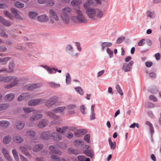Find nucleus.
<instances>
[{"mask_svg":"<svg viewBox=\"0 0 161 161\" xmlns=\"http://www.w3.org/2000/svg\"><path fill=\"white\" fill-rule=\"evenodd\" d=\"M11 11L12 13L14 15V17L15 19L19 20H22L23 19V18L16 9L14 8H11Z\"/></svg>","mask_w":161,"mask_h":161,"instance_id":"6","label":"nucleus"},{"mask_svg":"<svg viewBox=\"0 0 161 161\" xmlns=\"http://www.w3.org/2000/svg\"><path fill=\"white\" fill-rule=\"evenodd\" d=\"M94 5L93 3L92 0H86L84 7L86 8H88L89 6Z\"/></svg>","mask_w":161,"mask_h":161,"instance_id":"36","label":"nucleus"},{"mask_svg":"<svg viewBox=\"0 0 161 161\" xmlns=\"http://www.w3.org/2000/svg\"><path fill=\"white\" fill-rule=\"evenodd\" d=\"M66 136L68 138H71L73 137V134L72 133L69 132L66 135Z\"/></svg>","mask_w":161,"mask_h":161,"instance_id":"64","label":"nucleus"},{"mask_svg":"<svg viewBox=\"0 0 161 161\" xmlns=\"http://www.w3.org/2000/svg\"><path fill=\"white\" fill-rule=\"evenodd\" d=\"M42 114H35V115H32L30 117L29 120L31 122H33L42 118Z\"/></svg>","mask_w":161,"mask_h":161,"instance_id":"15","label":"nucleus"},{"mask_svg":"<svg viewBox=\"0 0 161 161\" xmlns=\"http://www.w3.org/2000/svg\"><path fill=\"white\" fill-rule=\"evenodd\" d=\"M67 108L69 110H73L76 108V105L75 104H70L67 106Z\"/></svg>","mask_w":161,"mask_h":161,"instance_id":"55","label":"nucleus"},{"mask_svg":"<svg viewBox=\"0 0 161 161\" xmlns=\"http://www.w3.org/2000/svg\"><path fill=\"white\" fill-rule=\"evenodd\" d=\"M13 77L14 78L12 80L11 82H12V83L14 86H16L18 82L19 81V80L18 79L17 77L15 76H13Z\"/></svg>","mask_w":161,"mask_h":161,"instance_id":"37","label":"nucleus"},{"mask_svg":"<svg viewBox=\"0 0 161 161\" xmlns=\"http://www.w3.org/2000/svg\"><path fill=\"white\" fill-rule=\"evenodd\" d=\"M34 103V100H31L28 102V104L29 106H32L35 105Z\"/></svg>","mask_w":161,"mask_h":161,"instance_id":"60","label":"nucleus"},{"mask_svg":"<svg viewBox=\"0 0 161 161\" xmlns=\"http://www.w3.org/2000/svg\"><path fill=\"white\" fill-rule=\"evenodd\" d=\"M82 2L81 0H73L71 2V5L73 6L79 5Z\"/></svg>","mask_w":161,"mask_h":161,"instance_id":"33","label":"nucleus"},{"mask_svg":"<svg viewBox=\"0 0 161 161\" xmlns=\"http://www.w3.org/2000/svg\"><path fill=\"white\" fill-rule=\"evenodd\" d=\"M39 85L36 84H31L27 85L25 86V88H26L29 91H32L35 89L39 88Z\"/></svg>","mask_w":161,"mask_h":161,"instance_id":"12","label":"nucleus"},{"mask_svg":"<svg viewBox=\"0 0 161 161\" xmlns=\"http://www.w3.org/2000/svg\"><path fill=\"white\" fill-rule=\"evenodd\" d=\"M75 135L78 137H80L82 136V134L80 132L79 130H76L74 133Z\"/></svg>","mask_w":161,"mask_h":161,"instance_id":"57","label":"nucleus"},{"mask_svg":"<svg viewBox=\"0 0 161 161\" xmlns=\"http://www.w3.org/2000/svg\"><path fill=\"white\" fill-rule=\"evenodd\" d=\"M12 152L16 161H19L18 155L17 151L15 149H13Z\"/></svg>","mask_w":161,"mask_h":161,"instance_id":"39","label":"nucleus"},{"mask_svg":"<svg viewBox=\"0 0 161 161\" xmlns=\"http://www.w3.org/2000/svg\"><path fill=\"white\" fill-rule=\"evenodd\" d=\"M10 59L9 57H6L4 58H1V63H3V64H6L7 61Z\"/></svg>","mask_w":161,"mask_h":161,"instance_id":"50","label":"nucleus"},{"mask_svg":"<svg viewBox=\"0 0 161 161\" xmlns=\"http://www.w3.org/2000/svg\"><path fill=\"white\" fill-rule=\"evenodd\" d=\"M23 110L25 113H30L31 112H33L34 114L38 113V111L34 110L32 108L24 107L23 108Z\"/></svg>","mask_w":161,"mask_h":161,"instance_id":"19","label":"nucleus"},{"mask_svg":"<svg viewBox=\"0 0 161 161\" xmlns=\"http://www.w3.org/2000/svg\"><path fill=\"white\" fill-rule=\"evenodd\" d=\"M123 69L125 72L129 71L130 69V67L128 64L126 63L124 64Z\"/></svg>","mask_w":161,"mask_h":161,"instance_id":"41","label":"nucleus"},{"mask_svg":"<svg viewBox=\"0 0 161 161\" xmlns=\"http://www.w3.org/2000/svg\"><path fill=\"white\" fill-rule=\"evenodd\" d=\"M46 102V100H42L41 99H38L34 100V102L35 105L42 103Z\"/></svg>","mask_w":161,"mask_h":161,"instance_id":"44","label":"nucleus"},{"mask_svg":"<svg viewBox=\"0 0 161 161\" xmlns=\"http://www.w3.org/2000/svg\"><path fill=\"white\" fill-rule=\"evenodd\" d=\"M50 158L53 161H59L60 158L57 155L52 154L50 156Z\"/></svg>","mask_w":161,"mask_h":161,"instance_id":"46","label":"nucleus"},{"mask_svg":"<svg viewBox=\"0 0 161 161\" xmlns=\"http://www.w3.org/2000/svg\"><path fill=\"white\" fill-rule=\"evenodd\" d=\"M48 121L46 119H42L40 121L37 125L39 128H42L45 127L48 124Z\"/></svg>","mask_w":161,"mask_h":161,"instance_id":"14","label":"nucleus"},{"mask_svg":"<svg viewBox=\"0 0 161 161\" xmlns=\"http://www.w3.org/2000/svg\"><path fill=\"white\" fill-rule=\"evenodd\" d=\"M102 47L103 50L105 48L109 47L112 45V43L109 42H104L102 44Z\"/></svg>","mask_w":161,"mask_h":161,"instance_id":"42","label":"nucleus"},{"mask_svg":"<svg viewBox=\"0 0 161 161\" xmlns=\"http://www.w3.org/2000/svg\"><path fill=\"white\" fill-rule=\"evenodd\" d=\"M8 7V6L5 3H0V8H6Z\"/></svg>","mask_w":161,"mask_h":161,"instance_id":"62","label":"nucleus"},{"mask_svg":"<svg viewBox=\"0 0 161 161\" xmlns=\"http://www.w3.org/2000/svg\"><path fill=\"white\" fill-rule=\"evenodd\" d=\"M66 83L67 84H69L71 81V78L69 73H67L66 79Z\"/></svg>","mask_w":161,"mask_h":161,"instance_id":"54","label":"nucleus"},{"mask_svg":"<svg viewBox=\"0 0 161 161\" xmlns=\"http://www.w3.org/2000/svg\"><path fill=\"white\" fill-rule=\"evenodd\" d=\"M0 36L1 37L6 38H8V35L6 33L3 29H2L0 32Z\"/></svg>","mask_w":161,"mask_h":161,"instance_id":"48","label":"nucleus"},{"mask_svg":"<svg viewBox=\"0 0 161 161\" xmlns=\"http://www.w3.org/2000/svg\"><path fill=\"white\" fill-rule=\"evenodd\" d=\"M90 135L89 134H87L84 136V139L86 142L89 143L90 142Z\"/></svg>","mask_w":161,"mask_h":161,"instance_id":"51","label":"nucleus"},{"mask_svg":"<svg viewBox=\"0 0 161 161\" xmlns=\"http://www.w3.org/2000/svg\"><path fill=\"white\" fill-rule=\"evenodd\" d=\"M14 67L15 65L13 61H10L8 64V72L9 73H12L14 71Z\"/></svg>","mask_w":161,"mask_h":161,"instance_id":"20","label":"nucleus"},{"mask_svg":"<svg viewBox=\"0 0 161 161\" xmlns=\"http://www.w3.org/2000/svg\"><path fill=\"white\" fill-rule=\"evenodd\" d=\"M47 70L48 72L50 73V74H52V73H54L55 72H53V70L54 71H57L58 69H55V68H53L51 69V68L50 67H47Z\"/></svg>","mask_w":161,"mask_h":161,"instance_id":"56","label":"nucleus"},{"mask_svg":"<svg viewBox=\"0 0 161 161\" xmlns=\"http://www.w3.org/2000/svg\"><path fill=\"white\" fill-rule=\"evenodd\" d=\"M47 3L48 5L51 6H53L55 4V3L53 0H49L48 1Z\"/></svg>","mask_w":161,"mask_h":161,"instance_id":"61","label":"nucleus"},{"mask_svg":"<svg viewBox=\"0 0 161 161\" xmlns=\"http://www.w3.org/2000/svg\"><path fill=\"white\" fill-rule=\"evenodd\" d=\"M116 89L118 92L121 95H122L123 94L121 87L119 85H116Z\"/></svg>","mask_w":161,"mask_h":161,"instance_id":"49","label":"nucleus"},{"mask_svg":"<svg viewBox=\"0 0 161 161\" xmlns=\"http://www.w3.org/2000/svg\"><path fill=\"white\" fill-rule=\"evenodd\" d=\"M11 139L10 136L8 135L5 136L3 138V142L5 144H7L10 142Z\"/></svg>","mask_w":161,"mask_h":161,"instance_id":"31","label":"nucleus"},{"mask_svg":"<svg viewBox=\"0 0 161 161\" xmlns=\"http://www.w3.org/2000/svg\"><path fill=\"white\" fill-rule=\"evenodd\" d=\"M149 98L150 100H153L154 102L157 101V98L153 95H150L149 97Z\"/></svg>","mask_w":161,"mask_h":161,"instance_id":"63","label":"nucleus"},{"mask_svg":"<svg viewBox=\"0 0 161 161\" xmlns=\"http://www.w3.org/2000/svg\"><path fill=\"white\" fill-rule=\"evenodd\" d=\"M51 137H52L57 141H61L62 138V136L56 132H53L51 133Z\"/></svg>","mask_w":161,"mask_h":161,"instance_id":"9","label":"nucleus"},{"mask_svg":"<svg viewBox=\"0 0 161 161\" xmlns=\"http://www.w3.org/2000/svg\"><path fill=\"white\" fill-rule=\"evenodd\" d=\"M49 84L52 87L54 88L59 87L60 86L59 84H56L53 82H50Z\"/></svg>","mask_w":161,"mask_h":161,"instance_id":"53","label":"nucleus"},{"mask_svg":"<svg viewBox=\"0 0 161 161\" xmlns=\"http://www.w3.org/2000/svg\"><path fill=\"white\" fill-rule=\"evenodd\" d=\"M49 131H43L41 134L40 138L45 140H48L51 137Z\"/></svg>","mask_w":161,"mask_h":161,"instance_id":"8","label":"nucleus"},{"mask_svg":"<svg viewBox=\"0 0 161 161\" xmlns=\"http://www.w3.org/2000/svg\"><path fill=\"white\" fill-rule=\"evenodd\" d=\"M37 15V13L34 11H30L28 13L29 17L32 19L35 18Z\"/></svg>","mask_w":161,"mask_h":161,"instance_id":"43","label":"nucleus"},{"mask_svg":"<svg viewBox=\"0 0 161 161\" xmlns=\"http://www.w3.org/2000/svg\"><path fill=\"white\" fill-rule=\"evenodd\" d=\"M9 107V105L8 103H2L0 104V111H2L7 109Z\"/></svg>","mask_w":161,"mask_h":161,"instance_id":"34","label":"nucleus"},{"mask_svg":"<svg viewBox=\"0 0 161 161\" xmlns=\"http://www.w3.org/2000/svg\"><path fill=\"white\" fill-rule=\"evenodd\" d=\"M2 151L8 161H12V159L9 156L8 151L6 148L4 147L2 148Z\"/></svg>","mask_w":161,"mask_h":161,"instance_id":"13","label":"nucleus"},{"mask_svg":"<svg viewBox=\"0 0 161 161\" xmlns=\"http://www.w3.org/2000/svg\"><path fill=\"white\" fill-rule=\"evenodd\" d=\"M24 126L25 123L23 122L18 121L15 124L16 128L19 129H22L24 127Z\"/></svg>","mask_w":161,"mask_h":161,"instance_id":"25","label":"nucleus"},{"mask_svg":"<svg viewBox=\"0 0 161 161\" xmlns=\"http://www.w3.org/2000/svg\"><path fill=\"white\" fill-rule=\"evenodd\" d=\"M58 100V97H53L46 103V105L47 107H50L54 104Z\"/></svg>","mask_w":161,"mask_h":161,"instance_id":"10","label":"nucleus"},{"mask_svg":"<svg viewBox=\"0 0 161 161\" xmlns=\"http://www.w3.org/2000/svg\"><path fill=\"white\" fill-rule=\"evenodd\" d=\"M0 23L6 26H9L12 24L10 21L5 19L1 16H0Z\"/></svg>","mask_w":161,"mask_h":161,"instance_id":"17","label":"nucleus"},{"mask_svg":"<svg viewBox=\"0 0 161 161\" xmlns=\"http://www.w3.org/2000/svg\"><path fill=\"white\" fill-rule=\"evenodd\" d=\"M75 13L77 14L76 16H71V19L74 21H77L80 23H85L87 22V19L84 16L82 11L79 9L75 10Z\"/></svg>","mask_w":161,"mask_h":161,"instance_id":"2","label":"nucleus"},{"mask_svg":"<svg viewBox=\"0 0 161 161\" xmlns=\"http://www.w3.org/2000/svg\"><path fill=\"white\" fill-rule=\"evenodd\" d=\"M43 147V145L42 144H39L36 145L32 148V150L35 152H38Z\"/></svg>","mask_w":161,"mask_h":161,"instance_id":"22","label":"nucleus"},{"mask_svg":"<svg viewBox=\"0 0 161 161\" xmlns=\"http://www.w3.org/2000/svg\"><path fill=\"white\" fill-rule=\"evenodd\" d=\"M33 97L32 95L29 93H25L19 95L18 98L19 101H21L23 100H28L31 98Z\"/></svg>","mask_w":161,"mask_h":161,"instance_id":"5","label":"nucleus"},{"mask_svg":"<svg viewBox=\"0 0 161 161\" xmlns=\"http://www.w3.org/2000/svg\"><path fill=\"white\" fill-rule=\"evenodd\" d=\"M74 144L76 147H80L84 144V142L81 140H76L74 141Z\"/></svg>","mask_w":161,"mask_h":161,"instance_id":"26","label":"nucleus"},{"mask_svg":"<svg viewBox=\"0 0 161 161\" xmlns=\"http://www.w3.org/2000/svg\"><path fill=\"white\" fill-rule=\"evenodd\" d=\"M80 109L81 112L82 114H86V108L84 105H81L80 107Z\"/></svg>","mask_w":161,"mask_h":161,"instance_id":"52","label":"nucleus"},{"mask_svg":"<svg viewBox=\"0 0 161 161\" xmlns=\"http://www.w3.org/2000/svg\"><path fill=\"white\" fill-rule=\"evenodd\" d=\"M56 131L60 133L61 134H63L65 133V130H67L68 127L66 126H64L61 128L60 127H56Z\"/></svg>","mask_w":161,"mask_h":161,"instance_id":"24","label":"nucleus"},{"mask_svg":"<svg viewBox=\"0 0 161 161\" xmlns=\"http://www.w3.org/2000/svg\"><path fill=\"white\" fill-rule=\"evenodd\" d=\"M50 153H54L60 156L62 154V152L58 150L55 149V146L54 145H51L49 147Z\"/></svg>","mask_w":161,"mask_h":161,"instance_id":"7","label":"nucleus"},{"mask_svg":"<svg viewBox=\"0 0 161 161\" xmlns=\"http://www.w3.org/2000/svg\"><path fill=\"white\" fill-rule=\"evenodd\" d=\"M13 140L14 142L17 143H21L24 141L23 138L19 136H15L13 137Z\"/></svg>","mask_w":161,"mask_h":161,"instance_id":"18","label":"nucleus"},{"mask_svg":"<svg viewBox=\"0 0 161 161\" xmlns=\"http://www.w3.org/2000/svg\"><path fill=\"white\" fill-rule=\"evenodd\" d=\"M26 136L32 138L34 137L36 135V132L32 130L27 131L25 133Z\"/></svg>","mask_w":161,"mask_h":161,"instance_id":"23","label":"nucleus"},{"mask_svg":"<svg viewBox=\"0 0 161 161\" xmlns=\"http://www.w3.org/2000/svg\"><path fill=\"white\" fill-rule=\"evenodd\" d=\"M14 78L13 77V76H6L4 77H3V81H4L5 82H11L12 81V80Z\"/></svg>","mask_w":161,"mask_h":161,"instance_id":"32","label":"nucleus"},{"mask_svg":"<svg viewBox=\"0 0 161 161\" xmlns=\"http://www.w3.org/2000/svg\"><path fill=\"white\" fill-rule=\"evenodd\" d=\"M14 5L17 8H22L24 7L23 3L19 2L16 1L14 3Z\"/></svg>","mask_w":161,"mask_h":161,"instance_id":"38","label":"nucleus"},{"mask_svg":"<svg viewBox=\"0 0 161 161\" xmlns=\"http://www.w3.org/2000/svg\"><path fill=\"white\" fill-rule=\"evenodd\" d=\"M3 13L6 17H8L10 19H12L14 17L13 15L7 10L4 11Z\"/></svg>","mask_w":161,"mask_h":161,"instance_id":"40","label":"nucleus"},{"mask_svg":"<svg viewBox=\"0 0 161 161\" xmlns=\"http://www.w3.org/2000/svg\"><path fill=\"white\" fill-rule=\"evenodd\" d=\"M46 114L50 118H53L54 119L52 121L51 123V125L53 124H59L60 123L62 120L60 117L57 115H55L52 112L50 111L46 112Z\"/></svg>","mask_w":161,"mask_h":161,"instance_id":"4","label":"nucleus"},{"mask_svg":"<svg viewBox=\"0 0 161 161\" xmlns=\"http://www.w3.org/2000/svg\"><path fill=\"white\" fill-rule=\"evenodd\" d=\"M46 102V100H42L41 99H38L34 100V102L35 105L42 103Z\"/></svg>","mask_w":161,"mask_h":161,"instance_id":"45","label":"nucleus"},{"mask_svg":"<svg viewBox=\"0 0 161 161\" xmlns=\"http://www.w3.org/2000/svg\"><path fill=\"white\" fill-rule=\"evenodd\" d=\"M84 153L86 154L87 156L92 158L94 156V153L92 150L89 149L85 151L84 152Z\"/></svg>","mask_w":161,"mask_h":161,"instance_id":"28","label":"nucleus"},{"mask_svg":"<svg viewBox=\"0 0 161 161\" xmlns=\"http://www.w3.org/2000/svg\"><path fill=\"white\" fill-rule=\"evenodd\" d=\"M14 95L13 94L9 93L5 97V100L7 101H10L14 98Z\"/></svg>","mask_w":161,"mask_h":161,"instance_id":"35","label":"nucleus"},{"mask_svg":"<svg viewBox=\"0 0 161 161\" xmlns=\"http://www.w3.org/2000/svg\"><path fill=\"white\" fill-rule=\"evenodd\" d=\"M49 13L50 17L53 18L57 21H58L59 20V18L57 13L53 9H50L49 11Z\"/></svg>","mask_w":161,"mask_h":161,"instance_id":"11","label":"nucleus"},{"mask_svg":"<svg viewBox=\"0 0 161 161\" xmlns=\"http://www.w3.org/2000/svg\"><path fill=\"white\" fill-rule=\"evenodd\" d=\"M10 124L9 122L6 120H2L0 121V126L6 128Z\"/></svg>","mask_w":161,"mask_h":161,"instance_id":"30","label":"nucleus"},{"mask_svg":"<svg viewBox=\"0 0 161 161\" xmlns=\"http://www.w3.org/2000/svg\"><path fill=\"white\" fill-rule=\"evenodd\" d=\"M65 108V106L59 107L54 108L53 111L56 113H58L63 112Z\"/></svg>","mask_w":161,"mask_h":161,"instance_id":"29","label":"nucleus"},{"mask_svg":"<svg viewBox=\"0 0 161 161\" xmlns=\"http://www.w3.org/2000/svg\"><path fill=\"white\" fill-rule=\"evenodd\" d=\"M75 89L78 93L81 95H83L84 94V91L81 87H75Z\"/></svg>","mask_w":161,"mask_h":161,"instance_id":"47","label":"nucleus"},{"mask_svg":"<svg viewBox=\"0 0 161 161\" xmlns=\"http://www.w3.org/2000/svg\"><path fill=\"white\" fill-rule=\"evenodd\" d=\"M86 156L83 155L79 156L78 157V159L80 161H85Z\"/></svg>","mask_w":161,"mask_h":161,"instance_id":"58","label":"nucleus"},{"mask_svg":"<svg viewBox=\"0 0 161 161\" xmlns=\"http://www.w3.org/2000/svg\"><path fill=\"white\" fill-rule=\"evenodd\" d=\"M108 141L109 145L110 147V149L113 150H114L116 147V142H112L111 138H109Z\"/></svg>","mask_w":161,"mask_h":161,"instance_id":"27","label":"nucleus"},{"mask_svg":"<svg viewBox=\"0 0 161 161\" xmlns=\"http://www.w3.org/2000/svg\"><path fill=\"white\" fill-rule=\"evenodd\" d=\"M37 19L40 22H46L48 21V18L46 15H43L38 17Z\"/></svg>","mask_w":161,"mask_h":161,"instance_id":"21","label":"nucleus"},{"mask_svg":"<svg viewBox=\"0 0 161 161\" xmlns=\"http://www.w3.org/2000/svg\"><path fill=\"white\" fill-rule=\"evenodd\" d=\"M19 149L22 153L24 154L27 158L30 157V155L28 152V149L25 147L21 146H20Z\"/></svg>","mask_w":161,"mask_h":161,"instance_id":"16","label":"nucleus"},{"mask_svg":"<svg viewBox=\"0 0 161 161\" xmlns=\"http://www.w3.org/2000/svg\"><path fill=\"white\" fill-rule=\"evenodd\" d=\"M86 13L90 18L95 19L96 18H102L103 14V11L98 9L90 8L87 9Z\"/></svg>","mask_w":161,"mask_h":161,"instance_id":"1","label":"nucleus"},{"mask_svg":"<svg viewBox=\"0 0 161 161\" xmlns=\"http://www.w3.org/2000/svg\"><path fill=\"white\" fill-rule=\"evenodd\" d=\"M125 38V37H121L119 38L117 40V43L118 44L121 43L124 41Z\"/></svg>","mask_w":161,"mask_h":161,"instance_id":"59","label":"nucleus"},{"mask_svg":"<svg viewBox=\"0 0 161 161\" xmlns=\"http://www.w3.org/2000/svg\"><path fill=\"white\" fill-rule=\"evenodd\" d=\"M71 11V9L68 7H65L62 9L61 17L63 21L66 24H68L70 20V17L68 14Z\"/></svg>","mask_w":161,"mask_h":161,"instance_id":"3","label":"nucleus"}]
</instances>
